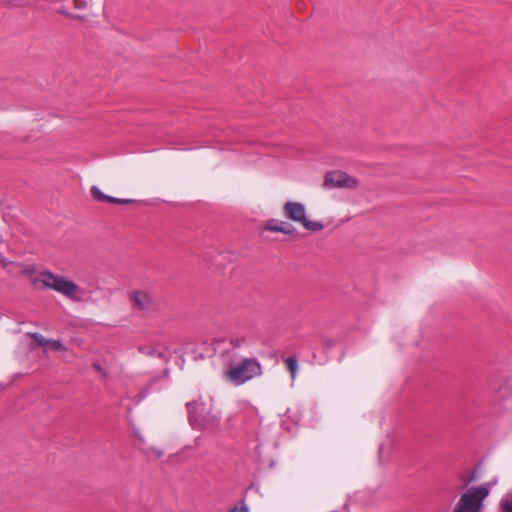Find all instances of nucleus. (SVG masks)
<instances>
[{
	"label": "nucleus",
	"instance_id": "nucleus-1",
	"mask_svg": "<svg viewBox=\"0 0 512 512\" xmlns=\"http://www.w3.org/2000/svg\"><path fill=\"white\" fill-rule=\"evenodd\" d=\"M39 281L43 287L55 290L67 298L81 302L83 300V290L73 281L50 271H43L39 274Z\"/></svg>",
	"mask_w": 512,
	"mask_h": 512
},
{
	"label": "nucleus",
	"instance_id": "nucleus-2",
	"mask_svg": "<svg viewBox=\"0 0 512 512\" xmlns=\"http://www.w3.org/2000/svg\"><path fill=\"white\" fill-rule=\"evenodd\" d=\"M261 373V364L256 358H243L239 363L231 365L224 376L229 383L240 386Z\"/></svg>",
	"mask_w": 512,
	"mask_h": 512
},
{
	"label": "nucleus",
	"instance_id": "nucleus-3",
	"mask_svg": "<svg viewBox=\"0 0 512 512\" xmlns=\"http://www.w3.org/2000/svg\"><path fill=\"white\" fill-rule=\"evenodd\" d=\"M188 422L193 429L203 431L213 425L217 419L206 411L204 403L193 400L186 403Z\"/></svg>",
	"mask_w": 512,
	"mask_h": 512
},
{
	"label": "nucleus",
	"instance_id": "nucleus-4",
	"mask_svg": "<svg viewBox=\"0 0 512 512\" xmlns=\"http://www.w3.org/2000/svg\"><path fill=\"white\" fill-rule=\"evenodd\" d=\"M283 214L287 219L301 223L305 229L310 231L317 232L324 227L322 223L306 218V208L300 202L287 201L283 206Z\"/></svg>",
	"mask_w": 512,
	"mask_h": 512
},
{
	"label": "nucleus",
	"instance_id": "nucleus-5",
	"mask_svg": "<svg viewBox=\"0 0 512 512\" xmlns=\"http://www.w3.org/2000/svg\"><path fill=\"white\" fill-rule=\"evenodd\" d=\"M488 494L489 489L485 486L471 487L462 494L457 505L466 512H481Z\"/></svg>",
	"mask_w": 512,
	"mask_h": 512
},
{
	"label": "nucleus",
	"instance_id": "nucleus-6",
	"mask_svg": "<svg viewBox=\"0 0 512 512\" xmlns=\"http://www.w3.org/2000/svg\"><path fill=\"white\" fill-rule=\"evenodd\" d=\"M323 186L325 188L356 189L359 186V181L344 171H329L324 176Z\"/></svg>",
	"mask_w": 512,
	"mask_h": 512
},
{
	"label": "nucleus",
	"instance_id": "nucleus-7",
	"mask_svg": "<svg viewBox=\"0 0 512 512\" xmlns=\"http://www.w3.org/2000/svg\"><path fill=\"white\" fill-rule=\"evenodd\" d=\"M264 230L274 233H283L290 236L297 235V230L292 224L274 218L265 222Z\"/></svg>",
	"mask_w": 512,
	"mask_h": 512
},
{
	"label": "nucleus",
	"instance_id": "nucleus-8",
	"mask_svg": "<svg viewBox=\"0 0 512 512\" xmlns=\"http://www.w3.org/2000/svg\"><path fill=\"white\" fill-rule=\"evenodd\" d=\"M130 300L134 303V306L143 312L152 311L154 308V302L151 296L142 291H136L130 294Z\"/></svg>",
	"mask_w": 512,
	"mask_h": 512
},
{
	"label": "nucleus",
	"instance_id": "nucleus-9",
	"mask_svg": "<svg viewBox=\"0 0 512 512\" xmlns=\"http://www.w3.org/2000/svg\"><path fill=\"white\" fill-rule=\"evenodd\" d=\"M138 351L141 354L149 356V357H157V358L163 360L165 363H168V361H169V358L162 351H159L156 348L151 347V346H146V345L139 346Z\"/></svg>",
	"mask_w": 512,
	"mask_h": 512
},
{
	"label": "nucleus",
	"instance_id": "nucleus-10",
	"mask_svg": "<svg viewBox=\"0 0 512 512\" xmlns=\"http://www.w3.org/2000/svg\"><path fill=\"white\" fill-rule=\"evenodd\" d=\"M285 363L289 372L291 373L292 378H294L298 369L297 357L295 355L289 356L286 358Z\"/></svg>",
	"mask_w": 512,
	"mask_h": 512
},
{
	"label": "nucleus",
	"instance_id": "nucleus-11",
	"mask_svg": "<svg viewBox=\"0 0 512 512\" xmlns=\"http://www.w3.org/2000/svg\"><path fill=\"white\" fill-rule=\"evenodd\" d=\"M91 195L92 197L98 201V202H106V200L108 199V195L103 193L97 186H92L91 187Z\"/></svg>",
	"mask_w": 512,
	"mask_h": 512
},
{
	"label": "nucleus",
	"instance_id": "nucleus-12",
	"mask_svg": "<svg viewBox=\"0 0 512 512\" xmlns=\"http://www.w3.org/2000/svg\"><path fill=\"white\" fill-rule=\"evenodd\" d=\"M106 202L112 203V204H118V205H126V204H132L135 201L132 199L117 198V197L108 195V199L106 200Z\"/></svg>",
	"mask_w": 512,
	"mask_h": 512
},
{
	"label": "nucleus",
	"instance_id": "nucleus-13",
	"mask_svg": "<svg viewBox=\"0 0 512 512\" xmlns=\"http://www.w3.org/2000/svg\"><path fill=\"white\" fill-rule=\"evenodd\" d=\"M500 512H512V499H501Z\"/></svg>",
	"mask_w": 512,
	"mask_h": 512
},
{
	"label": "nucleus",
	"instance_id": "nucleus-14",
	"mask_svg": "<svg viewBox=\"0 0 512 512\" xmlns=\"http://www.w3.org/2000/svg\"><path fill=\"white\" fill-rule=\"evenodd\" d=\"M46 344L50 345V347L54 350H62L65 349L62 342L60 340H48Z\"/></svg>",
	"mask_w": 512,
	"mask_h": 512
},
{
	"label": "nucleus",
	"instance_id": "nucleus-15",
	"mask_svg": "<svg viewBox=\"0 0 512 512\" xmlns=\"http://www.w3.org/2000/svg\"><path fill=\"white\" fill-rule=\"evenodd\" d=\"M245 342H246V338H245V337H241V338H232V339L230 340V344H231L234 348H239V347H241Z\"/></svg>",
	"mask_w": 512,
	"mask_h": 512
},
{
	"label": "nucleus",
	"instance_id": "nucleus-16",
	"mask_svg": "<svg viewBox=\"0 0 512 512\" xmlns=\"http://www.w3.org/2000/svg\"><path fill=\"white\" fill-rule=\"evenodd\" d=\"M248 512V506L246 505L245 501H241V507L238 508L237 505H235L232 509L229 510V512Z\"/></svg>",
	"mask_w": 512,
	"mask_h": 512
},
{
	"label": "nucleus",
	"instance_id": "nucleus-17",
	"mask_svg": "<svg viewBox=\"0 0 512 512\" xmlns=\"http://www.w3.org/2000/svg\"><path fill=\"white\" fill-rule=\"evenodd\" d=\"M92 366L96 372L101 373L103 376H106V372L103 369V367L100 365V363L95 362V363H93Z\"/></svg>",
	"mask_w": 512,
	"mask_h": 512
},
{
	"label": "nucleus",
	"instance_id": "nucleus-18",
	"mask_svg": "<svg viewBox=\"0 0 512 512\" xmlns=\"http://www.w3.org/2000/svg\"><path fill=\"white\" fill-rule=\"evenodd\" d=\"M476 479V472L473 471L469 478L464 482L463 488L467 487L471 482L475 481Z\"/></svg>",
	"mask_w": 512,
	"mask_h": 512
},
{
	"label": "nucleus",
	"instance_id": "nucleus-19",
	"mask_svg": "<svg viewBox=\"0 0 512 512\" xmlns=\"http://www.w3.org/2000/svg\"><path fill=\"white\" fill-rule=\"evenodd\" d=\"M34 338L41 344V345H44L45 343L43 342V337L42 336H38L36 333L34 334Z\"/></svg>",
	"mask_w": 512,
	"mask_h": 512
},
{
	"label": "nucleus",
	"instance_id": "nucleus-20",
	"mask_svg": "<svg viewBox=\"0 0 512 512\" xmlns=\"http://www.w3.org/2000/svg\"><path fill=\"white\" fill-rule=\"evenodd\" d=\"M331 345H333V340L328 341V346H331Z\"/></svg>",
	"mask_w": 512,
	"mask_h": 512
}]
</instances>
